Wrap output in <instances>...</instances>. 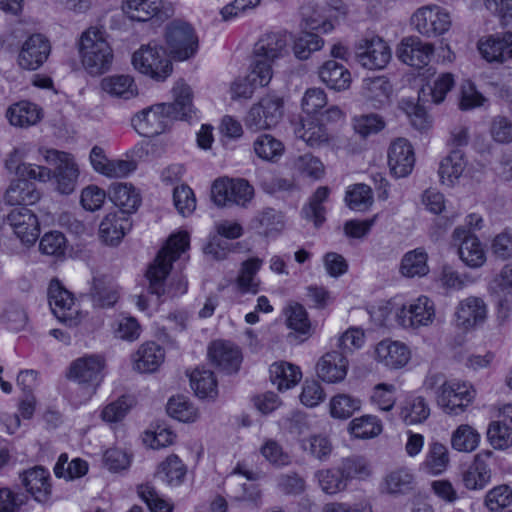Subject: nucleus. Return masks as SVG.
I'll use <instances>...</instances> for the list:
<instances>
[{
    "label": "nucleus",
    "mask_w": 512,
    "mask_h": 512,
    "mask_svg": "<svg viewBox=\"0 0 512 512\" xmlns=\"http://www.w3.org/2000/svg\"><path fill=\"white\" fill-rule=\"evenodd\" d=\"M83 69L92 76L107 72L113 62V49L102 27L91 26L84 30L77 43Z\"/></svg>",
    "instance_id": "f257e3e1"
},
{
    "label": "nucleus",
    "mask_w": 512,
    "mask_h": 512,
    "mask_svg": "<svg viewBox=\"0 0 512 512\" xmlns=\"http://www.w3.org/2000/svg\"><path fill=\"white\" fill-rule=\"evenodd\" d=\"M39 154L43 160L54 167L50 168V183L53 191L61 195H71L77 188L81 175L80 166L75 156L69 152L54 148L40 147Z\"/></svg>",
    "instance_id": "f03ea898"
},
{
    "label": "nucleus",
    "mask_w": 512,
    "mask_h": 512,
    "mask_svg": "<svg viewBox=\"0 0 512 512\" xmlns=\"http://www.w3.org/2000/svg\"><path fill=\"white\" fill-rule=\"evenodd\" d=\"M190 245V237L186 231H178L170 235L166 244L162 245V294L167 293L171 297L184 294L187 290V283L182 275L174 276L169 283L166 277L172 268V262L184 254Z\"/></svg>",
    "instance_id": "7ed1b4c3"
},
{
    "label": "nucleus",
    "mask_w": 512,
    "mask_h": 512,
    "mask_svg": "<svg viewBox=\"0 0 512 512\" xmlns=\"http://www.w3.org/2000/svg\"><path fill=\"white\" fill-rule=\"evenodd\" d=\"M165 52L176 61H185L195 56L199 41L194 28L186 21L177 19L166 25Z\"/></svg>",
    "instance_id": "20e7f679"
},
{
    "label": "nucleus",
    "mask_w": 512,
    "mask_h": 512,
    "mask_svg": "<svg viewBox=\"0 0 512 512\" xmlns=\"http://www.w3.org/2000/svg\"><path fill=\"white\" fill-rule=\"evenodd\" d=\"M106 376V359L101 354H85L69 366L67 378L88 390L86 401L90 400Z\"/></svg>",
    "instance_id": "39448f33"
},
{
    "label": "nucleus",
    "mask_w": 512,
    "mask_h": 512,
    "mask_svg": "<svg viewBox=\"0 0 512 512\" xmlns=\"http://www.w3.org/2000/svg\"><path fill=\"white\" fill-rule=\"evenodd\" d=\"M48 299L52 313L65 325L77 326L85 318L79 301L59 280L50 282Z\"/></svg>",
    "instance_id": "423d86ee"
},
{
    "label": "nucleus",
    "mask_w": 512,
    "mask_h": 512,
    "mask_svg": "<svg viewBox=\"0 0 512 512\" xmlns=\"http://www.w3.org/2000/svg\"><path fill=\"white\" fill-rule=\"evenodd\" d=\"M32 145L27 142L20 143L8 151L3 158V167L9 174L16 177H27L29 179L46 183L50 178V168L44 165L27 162Z\"/></svg>",
    "instance_id": "0eeeda50"
},
{
    "label": "nucleus",
    "mask_w": 512,
    "mask_h": 512,
    "mask_svg": "<svg viewBox=\"0 0 512 512\" xmlns=\"http://www.w3.org/2000/svg\"><path fill=\"white\" fill-rule=\"evenodd\" d=\"M284 114V101L273 94L262 97L248 111L244 122L246 127L254 132L275 127Z\"/></svg>",
    "instance_id": "6e6552de"
},
{
    "label": "nucleus",
    "mask_w": 512,
    "mask_h": 512,
    "mask_svg": "<svg viewBox=\"0 0 512 512\" xmlns=\"http://www.w3.org/2000/svg\"><path fill=\"white\" fill-rule=\"evenodd\" d=\"M254 195L253 187L244 179L220 178L214 181L211 197L218 207H245Z\"/></svg>",
    "instance_id": "1a4fd4ad"
},
{
    "label": "nucleus",
    "mask_w": 512,
    "mask_h": 512,
    "mask_svg": "<svg viewBox=\"0 0 512 512\" xmlns=\"http://www.w3.org/2000/svg\"><path fill=\"white\" fill-rule=\"evenodd\" d=\"M395 319L405 329H418L433 323L435 319L434 302L427 296H419L415 300L395 308Z\"/></svg>",
    "instance_id": "9d476101"
},
{
    "label": "nucleus",
    "mask_w": 512,
    "mask_h": 512,
    "mask_svg": "<svg viewBox=\"0 0 512 512\" xmlns=\"http://www.w3.org/2000/svg\"><path fill=\"white\" fill-rule=\"evenodd\" d=\"M474 398V390L463 381L451 379L435 397L438 407L451 416L462 414Z\"/></svg>",
    "instance_id": "9b49d317"
},
{
    "label": "nucleus",
    "mask_w": 512,
    "mask_h": 512,
    "mask_svg": "<svg viewBox=\"0 0 512 512\" xmlns=\"http://www.w3.org/2000/svg\"><path fill=\"white\" fill-rule=\"evenodd\" d=\"M138 288L140 290L135 295L137 308L148 315L157 311L160 306V251L147 267Z\"/></svg>",
    "instance_id": "f8f14e48"
},
{
    "label": "nucleus",
    "mask_w": 512,
    "mask_h": 512,
    "mask_svg": "<svg viewBox=\"0 0 512 512\" xmlns=\"http://www.w3.org/2000/svg\"><path fill=\"white\" fill-rule=\"evenodd\" d=\"M7 224L13 235L26 247L33 246L40 236V221L37 214L27 207H17L9 211Z\"/></svg>",
    "instance_id": "ddd939ff"
},
{
    "label": "nucleus",
    "mask_w": 512,
    "mask_h": 512,
    "mask_svg": "<svg viewBox=\"0 0 512 512\" xmlns=\"http://www.w3.org/2000/svg\"><path fill=\"white\" fill-rule=\"evenodd\" d=\"M51 49L47 37L39 33L30 35L19 48L16 58L18 67L25 71L40 69L47 62Z\"/></svg>",
    "instance_id": "4468645a"
},
{
    "label": "nucleus",
    "mask_w": 512,
    "mask_h": 512,
    "mask_svg": "<svg viewBox=\"0 0 512 512\" xmlns=\"http://www.w3.org/2000/svg\"><path fill=\"white\" fill-rule=\"evenodd\" d=\"M412 25L423 36L435 37L447 32L451 26L449 13L437 6L428 5L418 8L412 18Z\"/></svg>",
    "instance_id": "2eb2a0df"
},
{
    "label": "nucleus",
    "mask_w": 512,
    "mask_h": 512,
    "mask_svg": "<svg viewBox=\"0 0 512 512\" xmlns=\"http://www.w3.org/2000/svg\"><path fill=\"white\" fill-rule=\"evenodd\" d=\"M458 244V254L462 262L473 269L482 267L486 262V252L479 238L463 226L455 228L452 234Z\"/></svg>",
    "instance_id": "dca6fc26"
},
{
    "label": "nucleus",
    "mask_w": 512,
    "mask_h": 512,
    "mask_svg": "<svg viewBox=\"0 0 512 512\" xmlns=\"http://www.w3.org/2000/svg\"><path fill=\"white\" fill-rule=\"evenodd\" d=\"M131 227L132 223L128 215L119 211L108 212L99 223L98 239L105 246L118 247Z\"/></svg>",
    "instance_id": "f3484780"
},
{
    "label": "nucleus",
    "mask_w": 512,
    "mask_h": 512,
    "mask_svg": "<svg viewBox=\"0 0 512 512\" xmlns=\"http://www.w3.org/2000/svg\"><path fill=\"white\" fill-rule=\"evenodd\" d=\"M4 116L10 126L28 129L43 120L44 110L39 104L23 99L8 105Z\"/></svg>",
    "instance_id": "a211bd4d"
},
{
    "label": "nucleus",
    "mask_w": 512,
    "mask_h": 512,
    "mask_svg": "<svg viewBox=\"0 0 512 512\" xmlns=\"http://www.w3.org/2000/svg\"><path fill=\"white\" fill-rule=\"evenodd\" d=\"M358 62L368 69H382L391 59L388 44L379 37L363 40L357 47Z\"/></svg>",
    "instance_id": "6ab92c4d"
},
{
    "label": "nucleus",
    "mask_w": 512,
    "mask_h": 512,
    "mask_svg": "<svg viewBox=\"0 0 512 512\" xmlns=\"http://www.w3.org/2000/svg\"><path fill=\"white\" fill-rule=\"evenodd\" d=\"M478 49L490 63H504L512 60V32H501L479 40Z\"/></svg>",
    "instance_id": "aec40b11"
},
{
    "label": "nucleus",
    "mask_w": 512,
    "mask_h": 512,
    "mask_svg": "<svg viewBox=\"0 0 512 512\" xmlns=\"http://www.w3.org/2000/svg\"><path fill=\"white\" fill-rule=\"evenodd\" d=\"M27 177H15L10 180L4 195L5 204L19 207L37 204L42 197L40 190Z\"/></svg>",
    "instance_id": "412c9836"
},
{
    "label": "nucleus",
    "mask_w": 512,
    "mask_h": 512,
    "mask_svg": "<svg viewBox=\"0 0 512 512\" xmlns=\"http://www.w3.org/2000/svg\"><path fill=\"white\" fill-rule=\"evenodd\" d=\"M415 165L412 145L405 138H397L388 149V166L396 178L407 177Z\"/></svg>",
    "instance_id": "4be33fe9"
},
{
    "label": "nucleus",
    "mask_w": 512,
    "mask_h": 512,
    "mask_svg": "<svg viewBox=\"0 0 512 512\" xmlns=\"http://www.w3.org/2000/svg\"><path fill=\"white\" fill-rule=\"evenodd\" d=\"M434 52V46L417 37L404 38L397 50L398 58L411 67L421 69L428 65Z\"/></svg>",
    "instance_id": "5701e85b"
},
{
    "label": "nucleus",
    "mask_w": 512,
    "mask_h": 512,
    "mask_svg": "<svg viewBox=\"0 0 512 512\" xmlns=\"http://www.w3.org/2000/svg\"><path fill=\"white\" fill-rule=\"evenodd\" d=\"M411 358L409 347L397 340L384 339L375 347V359L389 369H401Z\"/></svg>",
    "instance_id": "b1692460"
},
{
    "label": "nucleus",
    "mask_w": 512,
    "mask_h": 512,
    "mask_svg": "<svg viewBox=\"0 0 512 512\" xmlns=\"http://www.w3.org/2000/svg\"><path fill=\"white\" fill-rule=\"evenodd\" d=\"M493 452L484 450L478 453L473 462L462 474V482L469 490H481L487 486L491 480V469L487 460L491 458Z\"/></svg>",
    "instance_id": "393cba45"
},
{
    "label": "nucleus",
    "mask_w": 512,
    "mask_h": 512,
    "mask_svg": "<svg viewBox=\"0 0 512 512\" xmlns=\"http://www.w3.org/2000/svg\"><path fill=\"white\" fill-rule=\"evenodd\" d=\"M90 295L97 307H112L120 297V288L113 279L99 272L93 273Z\"/></svg>",
    "instance_id": "a878e982"
},
{
    "label": "nucleus",
    "mask_w": 512,
    "mask_h": 512,
    "mask_svg": "<svg viewBox=\"0 0 512 512\" xmlns=\"http://www.w3.org/2000/svg\"><path fill=\"white\" fill-rule=\"evenodd\" d=\"M455 315L457 326L468 330L484 322L487 307L482 298L470 296L458 304Z\"/></svg>",
    "instance_id": "bb28decb"
},
{
    "label": "nucleus",
    "mask_w": 512,
    "mask_h": 512,
    "mask_svg": "<svg viewBox=\"0 0 512 512\" xmlns=\"http://www.w3.org/2000/svg\"><path fill=\"white\" fill-rule=\"evenodd\" d=\"M210 360L227 373L236 372L241 363V353L237 346L227 341H214L208 349Z\"/></svg>",
    "instance_id": "cd10ccee"
},
{
    "label": "nucleus",
    "mask_w": 512,
    "mask_h": 512,
    "mask_svg": "<svg viewBox=\"0 0 512 512\" xmlns=\"http://www.w3.org/2000/svg\"><path fill=\"white\" fill-rule=\"evenodd\" d=\"M132 64L139 73L157 79L160 75V45L153 41L141 46L133 53Z\"/></svg>",
    "instance_id": "c85d7f7f"
},
{
    "label": "nucleus",
    "mask_w": 512,
    "mask_h": 512,
    "mask_svg": "<svg viewBox=\"0 0 512 512\" xmlns=\"http://www.w3.org/2000/svg\"><path fill=\"white\" fill-rule=\"evenodd\" d=\"M348 361L343 353L332 351L323 355L317 363L316 371L320 379L328 383L342 381L347 374Z\"/></svg>",
    "instance_id": "c756f323"
},
{
    "label": "nucleus",
    "mask_w": 512,
    "mask_h": 512,
    "mask_svg": "<svg viewBox=\"0 0 512 512\" xmlns=\"http://www.w3.org/2000/svg\"><path fill=\"white\" fill-rule=\"evenodd\" d=\"M50 473L43 467L27 470L22 476V483L27 492L39 503H46L51 496Z\"/></svg>",
    "instance_id": "7c9ffc66"
},
{
    "label": "nucleus",
    "mask_w": 512,
    "mask_h": 512,
    "mask_svg": "<svg viewBox=\"0 0 512 512\" xmlns=\"http://www.w3.org/2000/svg\"><path fill=\"white\" fill-rule=\"evenodd\" d=\"M174 102L172 104L162 103V115L174 119H188L192 113V93L190 87L179 80L172 88Z\"/></svg>",
    "instance_id": "2f4dec72"
},
{
    "label": "nucleus",
    "mask_w": 512,
    "mask_h": 512,
    "mask_svg": "<svg viewBox=\"0 0 512 512\" xmlns=\"http://www.w3.org/2000/svg\"><path fill=\"white\" fill-rule=\"evenodd\" d=\"M103 92L110 97L130 100L138 95V86L129 74H114L104 77L100 82Z\"/></svg>",
    "instance_id": "473e14b6"
},
{
    "label": "nucleus",
    "mask_w": 512,
    "mask_h": 512,
    "mask_svg": "<svg viewBox=\"0 0 512 512\" xmlns=\"http://www.w3.org/2000/svg\"><path fill=\"white\" fill-rule=\"evenodd\" d=\"M109 199L120 209L119 212L128 216L134 213L141 204L139 191L129 183H115L111 185Z\"/></svg>",
    "instance_id": "72a5a7b5"
},
{
    "label": "nucleus",
    "mask_w": 512,
    "mask_h": 512,
    "mask_svg": "<svg viewBox=\"0 0 512 512\" xmlns=\"http://www.w3.org/2000/svg\"><path fill=\"white\" fill-rule=\"evenodd\" d=\"M288 53V39L280 33H269L262 36L255 44L253 55L274 62Z\"/></svg>",
    "instance_id": "f704fd0d"
},
{
    "label": "nucleus",
    "mask_w": 512,
    "mask_h": 512,
    "mask_svg": "<svg viewBox=\"0 0 512 512\" xmlns=\"http://www.w3.org/2000/svg\"><path fill=\"white\" fill-rule=\"evenodd\" d=\"M450 464L448 448L440 442L428 445L424 461L420 464V471L437 476L444 473Z\"/></svg>",
    "instance_id": "c9c22d12"
},
{
    "label": "nucleus",
    "mask_w": 512,
    "mask_h": 512,
    "mask_svg": "<svg viewBox=\"0 0 512 512\" xmlns=\"http://www.w3.org/2000/svg\"><path fill=\"white\" fill-rule=\"evenodd\" d=\"M263 261L252 257L242 262L236 278V286L239 292L256 295L260 290V279L257 273L261 269Z\"/></svg>",
    "instance_id": "e433bc0d"
},
{
    "label": "nucleus",
    "mask_w": 512,
    "mask_h": 512,
    "mask_svg": "<svg viewBox=\"0 0 512 512\" xmlns=\"http://www.w3.org/2000/svg\"><path fill=\"white\" fill-rule=\"evenodd\" d=\"M133 369L140 373H153L160 366V346L149 341L143 343L132 356Z\"/></svg>",
    "instance_id": "4c0bfd02"
},
{
    "label": "nucleus",
    "mask_w": 512,
    "mask_h": 512,
    "mask_svg": "<svg viewBox=\"0 0 512 512\" xmlns=\"http://www.w3.org/2000/svg\"><path fill=\"white\" fill-rule=\"evenodd\" d=\"M392 86L383 76L367 78L363 83V96L373 108H381L389 103Z\"/></svg>",
    "instance_id": "58836bf2"
},
{
    "label": "nucleus",
    "mask_w": 512,
    "mask_h": 512,
    "mask_svg": "<svg viewBox=\"0 0 512 512\" xmlns=\"http://www.w3.org/2000/svg\"><path fill=\"white\" fill-rule=\"evenodd\" d=\"M321 81L334 90H345L350 86L351 74L347 68L335 60L326 61L319 69Z\"/></svg>",
    "instance_id": "ea45409f"
},
{
    "label": "nucleus",
    "mask_w": 512,
    "mask_h": 512,
    "mask_svg": "<svg viewBox=\"0 0 512 512\" xmlns=\"http://www.w3.org/2000/svg\"><path fill=\"white\" fill-rule=\"evenodd\" d=\"M427 262V252L423 248H416L403 255L399 271L407 278L423 277L429 273Z\"/></svg>",
    "instance_id": "a19ab883"
},
{
    "label": "nucleus",
    "mask_w": 512,
    "mask_h": 512,
    "mask_svg": "<svg viewBox=\"0 0 512 512\" xmlns=\"http://www.w3.org/2000/svg\"><path fill=\"white\" fill-rule=\"evenodd\" d=\"M467 161L462 151L453 150L446 156L440 163L439 176L441 182L448 186L454 185V183L462 176Z\"/></svg>",
    "instance_id": "79ce46f5"
},
{
    "label": "nucleus",
    "mask_w": 512,
    "mask_h": 512,
    "mask_svg": "<svg viewBox=\"0 0 512 512\" xmlns=\"http://www.w3.org/2000/svg\"><path fill=\"white\" fill-rule=\"evenodd\" d=\"M338 467L347 484L353 480H366L372 475L370 462L360 455H352L341 459Z\"/></svg>",
    "instance_id": "37998d69"
},
{
    "label": "nucleus",
    "mask_w": 512,
    "mask_h": 512,
    "mask_svg": "<svg viewBox=\"0 0 512 512\" xmlns=\"http://www.w3.org/2000/svg\"><path fill=\"white\" fill-rule=\"evenodd\" d=\"M270 379L277 388L287 390L295 386L301 379L299 367L288 362H276L270 366Z\"/></svg>",
    "instance_id": "c03bdc74"
},
{
    "label": "nucleus",
    "mask_w": 512,
    "mask_h": 512,
    "mask_svg": "<svg viewBox=\"0 0 512 512\" xmlns=\"http://www.w3.org/2000/svg\"><path fill=\"white\" fill-rule=\"evenodd\" d=\"M132 125L141 136L157 135L160 127V105L150 106L137 113L132 118Z\"/></svg>",
    "instance_id": "a18cd8bd"
},
{
    "label": "nucleus",
    "mask_w": 512,
    "mask_h": 512,
    "mask_svg": "<svg viewBox=\"0 0 512 512\" xmlns=\"http://www.w3.org/2000/svg\"><path fill=\"white\" fill-rule=\"evenodd\" d=\"M122 11L131 20L148 21L160 11V0H123Z\"/></svg>",
    "instance_id": "49530a36"
},
{
    "label": "nucleus",
    "mask_w": 512,
    "mask_h": 512,
    "mask_svg": "<svg viewBox=\"0 0 512 512\" xmlns=\"http://www.w3.org/2000/svg\"><path fill=\"white\" fill-rule=\"evenodd\" d=\"M295 134L310 147H322L329 144L330 134L327 129L311 120H303L295 129Z\"/></svg>",
    "instance_id": "de8ad7c7"
},
{
    "label": "nucleus",
    "mask_w": 512,
    "mask_h": 512,
    "mask_svg": "<svg viewBox=\"0 0 512 512\" xmlns=\"http://www.w3.org/2000/svg\"><path fill=\"white\" fill-rule=\"evenodd\" d=\"M315 478L321 490L328 495L339 494L346 491L348 488V484L338 465L332 468L318 470L315 473Z\"/></svg>",
    "instance_id": "09e8293b"
},
{
    "label": "nucleus",
    "mask_w": 512,
    "mask_h": 512,
    "mask_svg": "<svg viewBox=\"0 0 512 512\" xmlns=\"http://www.w3.org/2000/svg\"><path fill=\"white\" fill-rule=\"evenodd\" d=\"M135 404L136 402L133 397L129 395L121 396L100 409V418L103 422L110 425L119 423L124 420Z\"/></svg>",
    "instance_id": "8fccbe9b"
},
{
    "label": "nucleus",
    "mask_w": 512,
    "mask_h": 512,
    "mask_svg": "<svg viewBox=\"0 0 512 512\" xmlns=\"http://www.w3.org/2000/svg\"><path fill=\"white\" fill-rule=\"evenodd\" d=\"M430 416V407L426 399L416 396L405 401L400 417L407 425L423 423Z\"/></svg>",
    "instance_id": "3c124183"
},
{
    "label": "nucleus",
    "mask_w": 512,
    "mask_h": 512,
    "mask_svg": "<svg viewBox=\"0 0 512 512\" xmlns=\"http://www.w3.org/2000/svg\"><path fill=\"white\" fill-rule=\"evenodd\" d=\"M88 463L81 458H74L69 461L67 454H61L54 466V473L57 478L75 480L87 474Z\"/></svg>",
    "instance_id": "603ef678"
},
{
    "label": "nucleus",
    "mask_w": 512,
    "mask_h": 512,
    "mask_svg": "<svg viewBox=\"0 0 512 512\" xmlns=\"http://www.w3.org/2000/svg\"><path fill=\"white\" fill-rule=\"evenodd\" d=\"M166 412L180 422H194L199 417L197 408L183 395L171 397L167 402Z\"/></svg>",
    "instance_id": "864d4df0"
},
{
    "label": "nucleus",
    "mask_w": 512,
    "mask_h": 512,
    "mask_svg": "<svg viewBox=\"0 0 512 512\" xmlns=\"http://www.w3.org/2000/svg\"><path fill=\"white\" fill-rule=\"evenodd\" d=\"M190 384L200 398H213L217 394V381L214 373L204 368H197L190 374Z\"/></svg>",
    "instance_id": "5fc2aeb1"
},
{
    "label": "nucleus",
    "mask_w": 512,
    "mask_h": 512,
    "mask_svg": "<svg viewBox=\"0 0 512 512\" xmlns=\"http://www.w3.org/2000/svg\"><path fill=\"white\" fill-rule=\"evenodd\" d=\"M301 449L319 461H326L333 452V444L328 436L313 434L301 440Z\"/></svg>",
    "instance_id": "6e6d98bb"
},
{
    "label": "nucleus",
    "mask_w": 512,
    "mask_h": 512,
    "mask_svg": "<svg viewBox=\"0 0 512 512\" xmlns=\"http://www.w3.org/2000/svg\"><path fill=\"white\" fill-rule=\"evenodd\" d=\"M480 442V434L468 424L458 426L451 435V446L459 452H472Z\"/></svg>",
    "instance_id": "4d7b16f0"
},
{
    "label": "nucleus",
    "mask_w": 512,
    "mask_h": 512,
    "mask_svg": "<svg viewBox=\"0 0 512 512\" xmlns=\"http://www.w3.org/2000/svg\"><path fill=\"white\" fill-rule=\"evenodd\" d=\"M329 196L328 187L321 186L314 192L308 205L302 209V215L305 219L314 222L316 227H319L325 221V208L323 203Z\"/></svg>",
    "instance_id": "13d9d810"
},
{
    "label": "nucleus",
    "mask_w": 512,
    "mask_h": 512,
    "mask_svg": "<svg viewBox=\"0 0 512 512\" xmlns=\"http://www.w3.org/2000/svg\"><path fill=\"white\" fill-rule=\"evenodd\" d=\"M255 154L266 161H277L284 153L283 143L270 134H262L253 144Z\"/></svg>",
    "instance_id": "bf43d9fd"
},
{
    "label": "nucleus",
    "mask_w": 512,
    "mask_h": 512,
    "mask_svg": "<svg viewBox=\"0 0 512 512\" xmlns=\"http://www.w3.org/2000/svg\"><path fill=\"white\" fill-rule=\"evenodd\" d=\"M382 422L374 415H363L354 418L349 424V431L356 438L368 439L382 432Z\"/></svg>",
    "instance_id": "052dcab7"
},
{
    "label": "nucleus",
    "mask_w": 512,
    "mask_h": 512,
    "mask_svg": "<svg viewBox=\"0 0 512 512\" xmlns=\"http://www.w3.org/2000/svg\"><path fill=\"white\" fill-rule=\"evenodd\" d=\"M437 283L446 291H459L474 282L469 274H460L449 265L441 267L436 279Z\"/></svg>",
    "instance_id": "680f3d73"
},
{
    "label": "nucleus",
    "mask_w": 512,
    "mask_h": 512,
    "mask_svg": "<svg viewBox=\"0 0 512 512\" xmlns=\"http://www.w3.org/2000/svg\"><path fill=\"white\" fill-rule=\"evenodd\" d=\"M361 408V401L348 394H338L329 403L330 415L336 419H348Z\"/></svg>",
    "instance_id": "e2e57ef3"
},
{
    "label": "nucleus",
    "mask_w": 512,
    "mask_h": 512,
    "mask_svg": "<svg viewBox=\"0 0 512 512\" xmlns=\"http://www.w3.org/2000/svg\"><path fill=\"white\" fill-rule=\"evenodd\" d=\"M413 481V474L406 468H400L385 477L383 488L389 494L405 493L412 489Z\"/></svg>",
    "instance_id": "0e129e2a"
},
{
    "label": "nucleus",
    "mask_w": 512,
    "mask_h": 512,
    "mask_svg": "<svg viewBox=\"0 0 512 512\" xmlns=\"http://www.w3.org/2000/svg\"><path fill=\"white\" fill-rule=\"evenodd\" d=\"M323 43V40L317 34L301 33L293 42L294 55L300 60H306L313 52L320 50Z\"/></svg>",
    "instance_id": "69168bd1"
},
{
    "label": "nucleus",
    "mask_w": 512,
    "mask_h": 512,
    "mask_svg": "<svg viewBox=\"0 0 512 512\" xmlns=\"http://www.w3.org/2000/svg\"><path fill=\"white\" fill-rule=\"evenodd\" d=\"M345 201L350 209L365 211L373 203L372 190L368 185L356 184L347 191Z\"/></svg>",
    "instance_id": "338daca9"
},
{
    "label": "nucleus",
    "mask_w": 512,
    "mask_h": 512,
    "mask_svg": "<svg viewBox=\"0 0 512 512\" xmlns=\"http://www.w3.org/2000/svg\"><path fill=\"white\" fill-rule=\"evenodd\" d=\"M487 438L493 448L505 450L512 445V428L503 421H494L488 427Z\"/></svg>",
    "instance_id": "774afa93"
}]
</instances>
